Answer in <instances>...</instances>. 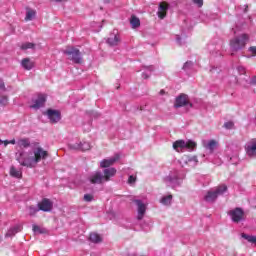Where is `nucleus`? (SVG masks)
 <instances>
[{
  "mask_svg": "<svg viewBox=\"0 0 256 256\" xmlns=\"http://www.w3.org/2000/svg\"><path fill=\"white\" fill-rule=\"evenodd\" d=\"M33 153V157H25V151H18L15 154L16 161H18L22 167H28L31 169L41 160H45L49 157V152L43 150L42 147H37Z\"/></svg>",
  "mask_w": 256,
  "mask_h": 256,
  "instance_id": "obj_1",
  "label": "nucleus"
},
{
  "mask_svg": "<svg viewBox=\"0 0 256 256\" xmlns=\"http://www.w3.org/2000/svg\"><path fill=\"white\" fill-rule=\"evenodd\" d=\"M247 43H249V36L248 34H240L235 36L230 40V50L233 53H237L239 51H243V48L246 47Z\"/></svg>",
  "mask_w": 256,
  "mask_h": 256,
  "instance_id": "obj_2",
  "label": "nucleus"
},
{
  "mask_svg": "<svg viewBox=\"0 0 256 256\" xmlns=\"http://www.w3.org/2000/svg\"><path fill=\"white\" fill-rule=\"evenodd\" d=\"M227 193V185L222 184L216 187L214 190H209L204 197L206 203H215L220 195Z\"/></svg>",
  "mask_w": 256,
  "mask_h": 256,
  "instance_id": "obj_3",
  "label": "nucleus"
},
{
  "mask_svg": "<svg viewBox=\"0 0 256 256\" xmlns=\"http://www.w3.org/2000/svg\"><path fill=\"white\" fill-rule=\"evenodd\" d=\"M165 183L175 189V187H181V183H183V174L181 172L174 170L170 172V174L164 178Z\"/></svg>",
  "mask_w": 256,
  "mask_h": 256,
  "instance_id": "obj_4",
  "label": "nucleus"
},
{
  "mask_svg": "<svg viewBox=\"0 0 256 256\" xmlns=\"http://www.w3.org/2000/svg\"><path fill=\"white\" fill-rule=\"evenodd\" d=\"M197 148V143H195L193 140H188L185 142V140H177L173 143V149L175 151H181L182 153L184 151H195Z\"/></svg>",
  "mask_w": 256,
  "mask_h": 256,
  "instance_id": "obj_5",
  "label": "nucleus"
},
{
  "mask_svg": "<svg viewBox=\"0 0 256 256\" xmlns=\"http://www.w3.org/2000/svg\"><path fill=\"white\" fill-rule=\"evenodd\" d=\"M64 55H67L70 61L73 63L79 64L82 61L81 58V51L75 47L68 46L66 49L63 50Z\"/></svg>",
  "mask_w": 256,
  "mask_h": 256,
  "instance_id": "obj_6",
  "label": "nucleus"
},
{
  "mask_svg": "<svg viewBox=\"0 0 256 256\" xmlns=\"http://www.w3.org/2000/svg\"><path fill=\"white\" fill-rule=\"evenodd\" d=\"M229 217H231L232 223H241L245 221V211L243 208L236 207L228 212Z\"/></svg>",
  "mask_w": 256,
  "mask_h": 256,
  "instance_id": "obj_7",
  "label": "nucleus"
},
{
  "mask_svg": "<svg viewBox=\"0 0 256 256\" xmlns=\"http://www.w3.org/2000/svg\"><path fill=\"white\" fill-rule=\"evenodd\" d=\"M68 149L71 151H89L91 144L89 142H76L68 144Z\"/></svg>",
  "mask_w": 256,
  "mask_h": 256,
  "instance_id": "obj_8",
  "label": "nucleus"
},
{
  "mask_svg": "<svg viewBox=\"0 0 256 256\" xmlns=\"http://www.w3.org/2000/svg\"><path fill=\"white\" fill-rule=\"evenodd\" d=\"M49 119L50 123H59L61 119V111L48 109L46 112L43 113Z\"/></svg>",
  "mask_w": 256,
  "mask_h": 256,
  "instance_id": "obj_9",
  "label": "nucleus"
},
{
  "mask_svg": "<svg viewBox=\"0 0 256 256\" xmlns=\"http://www.w3.org/2000/svg\"><path fill=\"white\" fill-rule=\"evenodd\" d=\"M45 103H47V98L38 97L36 99H32V104L30 105V109H34V111H39L42 107H45Z\"/></svg>",
  "mask_w": 256,
  "mask_h": 256,
  "instance_id": "obj_10",
  "label": "nucleus"
},
{
  "mask_svg": "<svg viewBox=\"0 0 256 256\" xmlns=\"http://www.w3.org/2000/svg\"><path fill=\"white\" fill-rule=\"evenodd\" d=\"M134 203L138 207L137 219H138V221H141V219H143V217H145V212L147 211V205H145V203H143V201L139 200V199L134 200Z\"/></svg>",
  "mask_w": 256,
  "mask_h": 256,
  "instance_id": "obj_11",
  "label": "nucleus"
},
{
  "mask_svg": "<svg viewBox=\"0 0 256 256\" xmlns=\"http://www.w3.org/2000/svg\"><path fill=\"white\" fill-rule=\"evenodd\" d=\"M89 181H90V183H92V185H101V183H103V181H105V179L103 177V173L98 171V172L92 173L89 176Z\"/></svg>",
  "mask_w": 256,
  "mask_h": 256,
  "instance_id": "obj_12",
  "label": "nucleus"
},
{
  "mask_svg": "<svg viewBox=\"0 0 256 256\" xmlns=\"http://www.w3.org/2000/svg\"><path fill=\"white\" fill-rule=\"evenodd\" d=\"M167 11H169V3L161 2L158 5L157 15L159 19H165L167 17Z\"/></svg>",
  "mask_w": 256,
  "mask_h": 256,
  "instance_id": "obj_13",
  "label": "nucleus"
},
{
  "mask_svg": "<svg viewBox=\"0 0 256 256\" xmlns=\"http://www.w3.org/2000/svg\"><path fill=\"white\" fill-rule=\"evenodd\" d=\"M38 208L40 211H44L45 213H48L53 209V202L51 200L44 198L40 203H38Z\"/></svg>",
  "mask_w": 256,
  "mask_h": 256,
  "instance_id": "obj_14",
  "label": "nucleus"
},
{
  "mask_svg": "<svg viewBox=\"0 0 256 256\" xmlns=\"http://www.w3.org/2000/svg\"><path fill=\"white\" fill-rule=\"evenodd\" d=\"M119 159H120L119 154H116L112 158L104 159L101 161L100 167H102V169H107V167H111V165H114L116 161H119Z\"/></svg>",
  "mask_w": 256,
  "mask_h": 256,
  "instance_id": "obj_15",
  "label": "nucleus"
},
{
  "mask_svg": "<svg viewBox=\"0 0 256 256\" xmlns=\"http://www.w3.org/2000/svg\"><path fill=\"white\" fill-rule=\"evenodd\" d=\"M174 107L176 109H179L181 107H193V104L191 102H188L187 98L185 97H177L175 100Z\"/></svg>",
  "mask_w": 256,
  "mask_h": 256,
  "instance_id": "obj_16",
  "label": "nucleus"
},
{
  "mask_svg": "<svg viewBox=\"0 0 256 256\" xmlns=\"http://www.w3.org/2000/svg\"><path fill=\"white\" fill-rule=\"evenodd\" d=\"M21 231H23V225L17 224L7 231L5 237H15V235H17V233H21Z\"/></svg>",
  "mask_w": 256,
  "mask_h": 256,
  "instance_id": "obj_17",
  "label": "nucleus"
},
{
  "mask_svg": "<svg viewBox=\"0 0 256 256\" xmlns=\"http://www.w3.org/2000/svg\"><path fill=\"white\" fill-rule=\"evenodd\" d=\"M246 153L249 155V157H253V155H256V140L251 141L246 146Z\"/></svg>",
  "mask_w": 256,
  "mask_h": 256,
  "instance_id": "obj_18",
  "label": "nucleus"
},
{
  "mask_svg": "<svg viewBox=\"0 0 256 256\" xmlns=\"http://www.w3.org/2000/svg\"><path fill=\"white\" fill-rule=\"evenodd\" d=\"M104 175V181H109L111 177H114L115 173H117V170L115 168H106L103 171Z\"/></svg>",
  "mask_w": 256,
  "mask_h": 256,
  "instance_id": "obj_19",
  "label": "nucleus"
},
{
  "mask_svg": "<svg viewBox=\"0 0 256 256\" xmlns=\"http://www.w3.org/2000/svg\"><path fill=\"white\" fill-rule=\"evenodd\" d=\"M208 51L213 57L221 56V51L219 50V46L215 47L213 44L208 45Z\"/></svg>",
  "mask_w": 256,
  "mask_h": 256,
  "instance_id": "obj_20",
  "label": "nucleus"
},
{
  "mask_svg": "<svg viewBox=\"0 0 256 256\" xmlns=\"http://www.w3.org/2000/svg\"><path fill=\"white\" fill-rule=\"evenodd\" d=\"M21 66L23 69H26V71H31V69H33V62L29 58H24L21 61Z\"/></svg>",
  "mask_w": 256,
  "mask_h": 256,
  "instance_id": "obj_21",
  "label": "nucleus"
},
{
  "mask_svg": "<svg viewBox=\"0 0 256 256\" xmlns=\"http://www.w3.org/2000/svg\"><path fill=\"white\" fill-rule=\"evenodd\" d=\"M37 15V12L31 8L26 9L25 21H33Z\"/></svg>",
  "mask_w": 256,
  "mask_h": 256,
  "instance_id": "obj_22",
  "label": "nucleus"
},
{
  "mask_svg": "<svg viewBox=\"0 0 256 256\" xmlns=\"http://www.w3.org/2000/svg\"><path fill=\"white\" fill-rule=\"evenodd\" d=\"M17 145L23 147V149H27L31 147V141L29 138L20 139L18 140Z\"/></svg>",
  "mask_w": 256,
  "mask_h": 256,
  "instance_id": "obj_23",
  "label": "nucleus"
},
{
  "mask_svg": "<svg viewBox=\"0 0 256 256\" xmlns=\"http://www.w3.org/2000/svg\"><path fill=\"white\" fill-rule=\"evenodd\" d=\"M119 41H120V39H119V36H117V35H114V37H109L107 39V43L111 47H115L116 45H119Z\"/></svg>",
  "mask_w": 256,
  "mask_h": 256,
  "instance_id": "obj_24",
  "label": "nucleus"
},
{
  "mask_svg": "<svg viewBox=\"0 0 256 256\" xmlns=\"http://www.w3.org/2000/svg\"><path fill=\"white\" fill-rule=\"evenodd\" d=\"M130 25L132 26V29H137V27L141 26V20L136 16H132L130 19Z\"/></svg>",
  "mask_w": 256,
  "mask_h": 256,
  "instance_id": "obj_25",
  "label": "nucleus"
},
{
  "mask_svg": "<svg viewBox=\"0 0 256 256\" xmlns=\"http://www.w3.org/2000/svg\"><path fill=\"white\" fill-rule=\"evenodd\" d=\"M89 240L91 243H101V241H103L101 236L97 233H90Z\"/></svg>",
  "mask_w": 256,
  "mask_h": 256,
  "instance_id": "obj_26",
  "label": "nucleus"
},
{
  "mask_svg": "<svg viewBox=\"0 0 256 256\" xmlns=\"http://www.w3.org/2000/svg\"><path fill=\"white\" fill-rule=\"evenodd\" d=\"M152 71H155V68L153 66L146 67V70L142 73L143 79H149Z\"/></svg>",
  "mask_w": 256,
  "mask_h": 256,
  "instance_id": "obj_27",
  "label": "nucleus"
},
{
  "mask_svg": "<svg viewBox=\"0 0 256 256\" xmlns=\"http://www.w3.org/2000/svg\"><path fill=\"white\" fill-rule=\"evenodd\" d=\"M32 231L34 233H38V235H43L45 233H47V230H45V228H40L38 225L33 224L32 225Z\"/></svg>",
  "mask_w": 256,
  "mask_h": 256,
  "instance_id": "obj_28",
  "label": "nucleus"
},
{
  "mask_svg": "<svg viewBox=\"0 0 256 256\" xmlns=\"http://www.w3.org/2000/svg\"><path fill=\"white\" fill-rule=\"evenodd\" d=\"M10 175H11V177H16V179H21L22 173H21V171L15 169L14 166H12L10 168Z\"/></svg>",
  "mask_w": 256,
  "mask_h": 256,
  "instance_id": "obj_29",
  "label": "nucleus"
},
{
  "mask_svg": "<svg viewBox=\"0 0 256 256\" xmlns=\"http://www.w3.org/2000/svg\"><path fill=\"white\" fill-rule=\"evenodd\" d=\"M217 147V141L215 140H210L208 144L206 145V149L210 151V153H213Z\"/></svg>",
  "mask_w": 256,
  "mask_h": 256,
  "instance_id": "obj_30",
  "label": "nucleus"
},
{
  "mask_svg": "<svg viewBox=\"0 0 256 256\" xmlns=\"http://www.w3.org/2000/svg\"><path fill=\"white\" fill-rule=\"evenodd\" d=\"M172 200L173 195H167L161 198L160 203H162V205H171Z\"/></svg>",
  "mask_w": 256,
  "mask_h": 256,
  "instance_id": "obj_31",
  "label": "nucleus"
},
{
  "mask_svg": "<svg viewBox=\"0 0 256 256\" xmlns=\"http://www.w3.org/2000/svg\"><path fill=\"white\" fill-rule=\"evenodd\" d=\"M241 237L242 239H246L248 243H256V236H251L249 234L242 233Z\"/></svg>",
  "mask_w": 256,
  "mask_h": 256,
  "instance_id": "obj_32",
  "label": "nucleus"
},
{
  "mask_svg": "<svg viewBox=\"0 0 256 256\" xmlns=\"http://www.w3.org/2000/svg\"><path fill=\"white\" fill-rule=\"evenodd\" d=\"M22 51H27V49H35V44L31 42H25L21 45Z\"/></svg>",
  "mask_w": 256,
  "mask_h": 256,
  "instance_id": "obj_33",
  "label": "nucleus"
},
{
  "mask_svg": "<svg viewBox=\"0 0 256 256\" xmlns=\"http://www.w3.org/2000/svg\"><path fill=\"white\" fill-rule=\"evenodd\" d=\"M40 209L39 207H35V206H30L29 207V215L30 217H34V215H37V213H39Z\"/></svg>",
  "mask_w": 256,
  "mask_h": 256,
  "instance_id": "obj_34",
  "label": "nucleus"
},
{
  "mask_svg": "<svg viewBox=\"0 0 256 256\" xmlns=\"http://www.w3.org/2000/svg\"><path fill=\"white\" fill-rule=\"evenodd\" d=\"M223 128L228 130L235 129V123L233 121L225 122Z\"/></svg>",
  "mask_w": 256,
  "mask_h": 256,
  "instance_id": "obj_35",
  "label": "nucleus"
},
{
  "mask_svg": "<svg viewBox=\"0 0 256 256\" xmlns=\"http://www.w3.org/2000/svg\"><path fill=\"white\" fill-rule=\"evenodd\" d=\"M87 115H89V117H91L92 119H97L98 117H100V114L98 112L93 111V110L88 111Z\"/></svg>",
  "mask_w": 256,
  "mask_h": 256,
  "instance_id": "obj_36",
  "label": "nucleus"
},
{
  "mask_svg": "<svg viewBox=\"0 0 256 256\" xmlns=\"http://www.w3.org/2000/svg\"><path fill=\"white\" fill-rule=\"evenodd\" d=\"M191 67H193V62H191V61H188V62H186L184 65H183V70L184 71H189V69H191Z\"/></svg>",
  "mask_w": 256,
  "mask_h": 256,
  "instance_id": "obj_37",
  "label": "nucleus"
},
{
  "mask_svg": "<svg viewBox=\"0 0 256 256\" xmlns=\"http://www.w3.org/2000/svg\"><path fill=\"white\" fill-rule=\"evenodd\" d=\"M210 73H212V75H219V73H221V69L217 67H212L210 69Z\"/></svg>",
  "mask_w": 256,
  "mask_h": 256,
  "instance_id": "obj_38",
  "label": "nucleus"
},
{
  "mask_svg": "<svg viewBox=\"0 0 256 256\" xmlns=\"http://www.w3.org/2000/svg\"><path fill=\"white\" fill-rule=\"evenodd\" d=\"M8 102L9 100L7 99V97H0V107H5Z\"/></svg>",
  "mask_w": 256,
  "mask_h": 256,
  "instance_id": "obj_39",
  "label": "nucleus"
},
{
  "mask_svg": "<svg viewBox=\"0 0 256 256\" xmlns=\"http://www.w3.org/2000/svg\"><path fill=\"white\" fill-rule=\"evenodd\" d=\"M84 201H86L87 203H91V201H93V195L85 194L84 195Z\"/></svg>",
  "mask_w": 256,
  "mask_h": 256,
  "instance_id": "obj_40",
  "label": "nucleus"
},
{
  "mask_svg": "<svg viewBox=\"0 0 256 256\" xmlns=\"http://www.w3.org/2000/svg\"><path fill=\"white\" fill-rule=\"evenodd\" d=\"M135 181H137V177L133 176V175H130L128 177V183L129 185H133L135 183Z\"/></svg>",
  "mask_w": 256,
  "mask_h": 256,
  "instance_id": "obj_41",
  "label": "nucleus"
},
{
  "mask_svg": "<svg viewBox=\"0 0 256 256\" xmlns=\"http://www.w3.org/2000/svg\"><path fill=\"white\" fill-rule=\"evenodd\" d=\"M183 39H185V36L182 34L181 36H176V41L179 43V45H183Z\"/></svg>",
  "mask_w": 256,
  "mask_h": 256,
  "instance_id": "obj_42",
  "label": "nucleus"
},
{
  "mask_svg": "<svg viewBox=\"0 0 256 256\" xmlns=\"http://www.w3.org/2000/svg\"><path fill=\"white\" fill-rule=\"evenodd\" d=\"M194 5H197V7L201 8L203 7V0H191Z\"/></svg>",
  "mask_w": 256,
  "mask_h": 256,
  "instance_id": "obj_43",
  "label": "nucleus"
},
{
  "mask_svg": "<svg viewBox=\"0 0 256 256\" xmlns=\"http://www.w3.org/2000/svg\"><path fill=\"white\" fill-rule=\"evenodd\" d=\"M237 71H238L239 75H245V67L238 66Z\"/></svg>",
  "mask_w": 256,
  "mask_h": 256,
  "instance_id": "obj_44",
  "label": "nucleus"
},
{
  "mask_svg": "<svg viewBox=\"0 0 256 256\" xmlns=\"http://www.w3.org/2000/svg\"><path fill=\"white\" fill-rule=\"evenodd\" d=\"M249 53L256 56V46H251L248 48Z\"/></svg>",
  "mask_w": 256,
  "mask_h": 256,
  "instance_id": "obj_45",
  "label": "nucleus"
},
{
  "mask_svg": "<svg viewBox=\"0 0 256 256\" xmlns=\"http://www.w3.org/2000/svg\"><path fill=\"white\" fill-rule=\"evenodd\" d=\"M0 90L5 91V82L3 80H0Z\"/></svg>",
  "mask_w": 256,
  "mask_h": 256,
  "instance_id": "obj_46",
  "label": "nucleus"
},
{
  "mask_svg": "<svg viewBox=\"0 0 256 256\" xmlns=\"http://www.w3.org/2000/svg\"><path fill=\"white\" fill-rule=\"evenodd\" d=\"M249 83L250 85H256V76L252 77Z\"/></svg>",
  "mask_w": 256,
  "mask_h": 256,
  "instance_id": "obj_47",
  "label": "nucleus"
},
{
  "mask_svg": "<svg viewBox=\"0 0 256 256\" xmlns=\"http://www.w3.org/2000/svg\"><path fill=\"white\" fill-rule=\"evenodd\" d=\"M159 95H171V94H169V92H167L166 90H160V92H159Z\"/></svg>",
  "mask_w": 256,
  "mask_h": 256,
  "instance_id": "obj_48",
  "label": "nucleus"
},
{
  "mask_svg": "<svg viewBox=\"0 0 256 256\" xmlns=\"http://www.w3.org/2000/svg\"><path fill=\"white\" fill-rule=\"evenodd\" d=\"M188 161H194V163H197L198 162L197 156H193V157L189 158Z\"/></svg>",
  "mask_w": 256,
  "mask_h": 256,
  "instance_id": "obj_49",
  "label": "nucleus"
},
{
  "mask_svg": "<svg viewBox=\"0 0 256 256\" xmlns=\"http://www.w3.org/2000/svg\"><path fill=\"white\" fill-rule=\"evenodd\" d=\"M0 143H4V147H7V145H9V140H5V141L0 140Z\"/></svg>",
  "mask_w": 256,
  "mask_h": 256,
  "instance_id": "obj_50",
  "label": "nucleus"
},
{
  "mask_svg": "<svg viewBox=\"0 0 256 256\" xmlns=\"http://www.w3.org/2000/svg\"><path fill=\"white\" fill-rule=\"evenodd\" d=\"M178 97H189V96L185 93H181V94L178 95Z\"/></svg>",
  "mask_w": 256,
  "mask_h": 256,
  "instance_id": "obj_51",
  "label": "nucleus"
},
{
  "mask_svg": "<svg viewBox=\"0 0 256 256\" xmlns=\"http://www.w3.org/2000/svg\"><path fill=\"white\" fill-rule=\"evenodd\" d=\"M15 143H17V142L15 141V139H12V140L9 141V144H11V145H15Z\"/></svg>",
  "mask_w": 256,
  "mask_h": 256,
  "instance_id": "obj_52",
  "label": "nucleus"
},
{
  "mask_svg": "<svg viewBox=\"0 0 256 256\" xmlns=\"http://www.w3.org/2000/svg\"><path fill=\"white\" fill-rule=\"evenodd\" d=\"M38 97H45V95H43V94H39V95H38Z\"/></svg>",
  "mask_w": 256,
  "mask_h": 256,
  "instance_id": "obj_53",
  "label": "nucleus"
},
{
  "mask_svg": "<svg viewBox=\"0 0 256 256\" xmlns=\"http://www.w3.org/2000/svg\"><path fill=\"white\" fill-rule=\"evenodd\" d=\"M246 82H248L249 80L248 79H245Z\"/></svg>",
  "mask_w": 256,
  "mask_h": 256,
  "instance_id": "obj_54",
  "label": "nucleus"
},
{
  "mask_svg": "<svg viewBox=\"0 0 256 256\" xmlns=\"http://www.w3.org/2000/svg\"><path fill=\"white\" fill-rule=\"evenodd\" d=\"M55 1H62V0H55Z\"/></svg>",
  "mask_w": 256,
  "mask_h": 256,
  "instance_id": "obj_55",
  "label": "nucleus"
}]
</instances>
